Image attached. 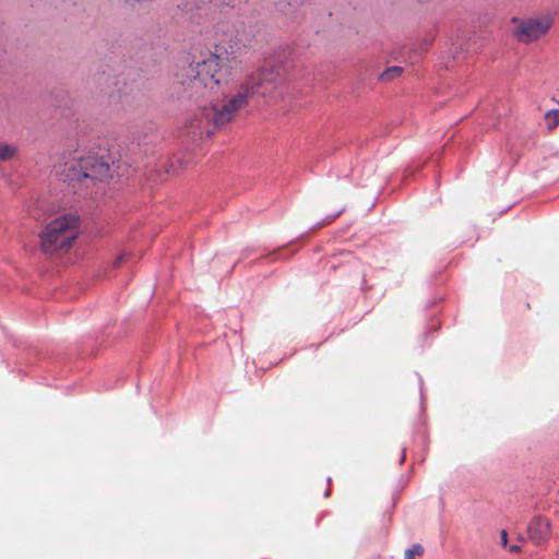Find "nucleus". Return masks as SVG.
Returning <instances> with one entry per match:
<instances>
[{
  "mask_svg": "<svg viewBox=\"0 0 559 559\" xmlns=\"http://www.w3.org/2000/svg\"><path fill=\"white\" fill-rule=\"evenodd\" d=\"M246 51V45L234 26L219 23L215 27L214 51L209 57L194 60L177 74L188 97H211L210 107H200L186 121L183 133L193 142L210 138L218 128L229 122L235 114L248 105L254 96L271 94L281 83L283 68L265 61L248 75L236 95L228 99L215 100L222 82L225 81Z\"/></svg>",
  "mask_w": 559,
  "mask_h": 559,
  "instance_id": "nucleus-1",
  "label": "nucleus"
},
{
  "mask_svg": "<svg viewBox=\"0 0 559 559\" xmlns=\"http://www.w3.org/2000/svg\"><path fill=\"white\" fill-rule=\"evenodd\" d=\"M114 159L107 150L98 147L87 154L76 152L73 157L56 167L59 179L72 188L74 193L90 189L96 181L112 177Z\"/></svg>",
  "mask_w": 559,
  "mask_h": 559,
  "instance_id": "nucleus-2",
  "label": "nucleus"
},
{
  "mask_svg": "<svg viewBox=\"0 0 559 559\" xmlns=\"http://www.w3.org/2000/svg\"><path fill=\"white\" fill-rule=\"evenodd\" d=\"M80 233L79 218L72 214L61 215L48 223L40 233V248L47 255L67 252Z\"/></svg>",
  "mask_w": 559,
  "mask_h": 559,
  "instance_id": "nucleus-3",
  "label": "nucleus"
},
{
  "mask_svg": "<svg viewBox=\"0 0 559 559\" xmlns=\"http://www.w3.org/2000/svg\"><path fill=\"white\" fill-rule=\"evenodd\" d=\"M242 0H186L182 11L197 24L214 15L217 9L235 8Z\"/></svg>",
  "mask_w": 559,
  "mask_h": 559,
  "instance_id": "nucleus-4",
  "label": "nucleus"
},
{
  "mask_svg": "<svg viewBox=\"0 0 559 559\" xmlns=\"http://www.w3.org/2000/svg\"><path fill=\"white\" fill-rule=\"evenodd\" d=\"M513 29L515 39L523 44H528L544 36L552 25V19L549 15L534 16L516 21Z\"/></svg>",
  "mask_w": 559,
  "mask_h": 559,
  "instance_id": "nucleus-5",
  "label": "nucleus"
},
{
  "mask_svg": "<svg viewBox=\"0 0 559 559\" xmlns=\"http://www.w3.org/2000/svg\"><path fill=\"white\" fill-rule=\"evenodd\" d=\"M527 534L535 545H540L550 536V523L543 516H536L528 524Z\"/></svg>",
  "mask_w": 559,
  "mask_h": 559,
  "instance_id": "nucleus-6",
  "label": "nucleus"
},
{
  "mask_svg": "<svg viewBox=\"0 0 559 559\" xmlns=\"http://www.w3.org/2000/svg\"><path fill=\"white\" fill-rule=\"evenodd\" d=\"M19 154V146L14 143H10L3 140H0V160L1 162H11Z\"/></svg>",
  "mask_w": 559,
  "mask_h": 559,
  "instance_id": "nucleus-7",
  "label": "nucleus"
},
{
  "mask_svg": "<svg viewBox=\"0 0 559 559\" xmlns=\"http://www.w3.org/2000/svg\"><path fill=\"white\" fill-rule=\"evenodd\" d=\"M403 73V68L399 66L390 67L379 76L381 81L390 82Z\"/></svg>",
  "mask_w": 559,
  "mask_h": 559,
  "instance_id": "nucleus-8",
  "label": "nucleus"
},
{
  "mask_svg": "<svg viewBox=\"0 0 559 559\" xmlns=\"http://www.w3.org/2000/svg\"><path fill=\"white\" fill-rule=\"evenodd\" d=\"M545 121L548 129H554L559 123V110L552 109L545 114Z\"/></svg>",
  "mask_w": 559,
  "mask_h": 559,
  "instance_id": "nucleus-9",
  "label": "nucleus"
},
{
  "mask_svg": "<svg viewBox=\"0 0 559 559\" xmlns=\"http://www.w3.org/2000/svg\"><path fill=\"white\" fill-rule=\"evenodd\" d=\"M424 554V548L419 544H414L409 549L405 551V559H414L416 556H421Z\"/></svg>",
  "mask_w": 559,
  "mask_h": 559,
  "instance_id": "nucleus-10",
  "label": "nucleus"
},
{
  "mask_svg": "<svg viewBox=\"0 0 559 559\" xmlns=\"http://www.w3.org/2000/svg\"><path fill=\"white\" fill-rule=\"evenodd\" d=\"M183 159L179 156H175L170 164H169V167L166 168V173L167 174H176L178 171L179 168H181L183 166Z\"/></svg>",
  "mask_w": 559,
  "mask_h": 559,
  "instance_id": "nucleus-11",
  "label": "nucleus"
},
{
  "mask_svg": "<svg viewBox=\"0 0 559 559\" xmlns=\"http://www.w3.org/2000/svg\"><path fill=\"white\" fill-rule=\"evenodd\" d=\"M296 2H297V0H289L287 3H283L282 1H278V2H276V5L278 7V9L282 12L288 13L290 11V7H293Z\"/></svg>",
  "mask_w": 559,
  "mask_h": 559,
  "instance_id": "nucleus-12",
  "label": "nucleus"
},
{
  "mask_svg": "<svg viewBox=\"0 0 559 559\" xmlns=\"http://www.w3.org/2000/svg\"><path fill=\"white\" fill-rule=\"evenodd\" d=\"M126 257H127V255H126L124 253L120 254V255L115 260V262H114V266H115V267L120 266V264L126 260Z\"/></svg>",
  "mask_w": 559,
  "mask_h": 559,
  "instance_id": "nucleus-13",
  "label": "nucleus"
},
{
  "mask_svg": "<svg viewBox=\"0 0 559 559\" xmlns=\"http://www.w3.org/2000/svg\"><path fill=\"white\" fill-rule=\"evenodd\" d=\"M500 536H501V544L503 546H507V544H508V533H507V531H504V530L501 531Z\"/></svg>",
  "mask_w": 559,
  "mask_h": 559,
  "instance_id": "nucleus-14",
  "label": "nucleus"
},
{
  "mask_svg": "<svg viewBox=\"0 0 559 559\" xmlns=\"http://www.w3.org/2000/svg\"><path fill=\"white\" fill-rule=\"evenodd\" d=\"M520 549H521V548H520V546H518V545H512V546L509 548V550H510L511 552H519V551H520Z\"/></svg>",
  "mask_w": 559,
  "mask_h": 559,
  "instance_id": "nucleus-15",
  "label": "nucleus"
}]
</instances>
